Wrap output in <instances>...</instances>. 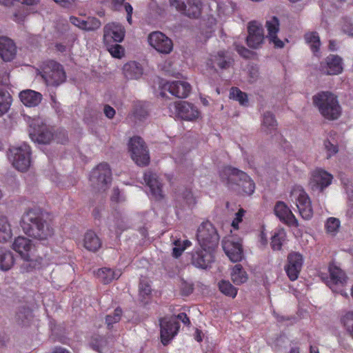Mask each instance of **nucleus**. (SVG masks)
Returning <instances> with one entry per match:
<instances>
[{
	"instance_id": "obj_1",
	"label": "nucleus",
	"mask_w": 353,
	"mask_h": 353,
	"mask_svg": "<svg viewBox=\"0 0 353 353\" xmlns=\"http://www.w3.org/2000/svg\"><path fill=\"white\" fill-rule=\"evenodd\" d=\"M21 226L26 234L39 240L48 239L54 234V229L50 223L43 219L40 213L32 210L23 214Z\"/></svg>"
},
{
	"instance_id": "obj_2",
	"label": "nucleus",
	"mask_w": 353,
	"mask_h": 353,
	"mask_svg": "<svg viewBox=\"0 0 353 353\" xmlns=\"http://www.w3.org/2000/svg\"><path fill=\"white\" fill-rule=\"evenodd\" d=\"M313 103L321 113L327 119L336 120L341 114V107L336 95L328 91H323L315 94Z\"/></svg>"
},
{
	"instance_id": "obj_3",
	"label": "nucleus",
	"mask_w": 353,
	"mask_h": 353,
	"mask_svg": "<svg viewBox=\"0 0 353 353\" xmlns=\"http://www.w3.org/2000/svg\"><path fill=\"white\" fill-rule=\"evenodd\" d=\"M220 176L232 188H235L234 185L241 188L243 192L247 195H251L254 192V183L243 171L232 167H225L221 170Z\"/></svg>"
},
{
	"instance_id": "obj_4",
	"label": "nucleus",
	"mask_w": 353,
	"mask_h": 353,
	"mask_svg": "<svg viewBox=\"0 0 353 353\" xmlns=\"http://www.w3.org/2000/svg\"><path fill=\"white\" fill-rule=\"evenodd\" d=\"M41 77L48 85L58 86L65 81L63 66L54 61H48L41 66Z\"/></svg>"
},
{
	"instance_id": "obj_5",
	"label": "nucleus",
	"mask_w": 353,
	"mask_h": 353,
	"mask_svg": "<svg viewBox=\"0 0 353 353\" xmlns=\"http://www.w3.org/2000/svg\"><path fill=\"white\" fill-rule=\"evenodd\" d=\"M9 158L18 170L26 171L30 165V148L26 143L10 149Z\"/></svg>"
},
{
	"instance_id": "obj_6",
	"label": "nucleus",
	"mask_w": 353,
	"mask_h": 353,
	"mask_svg": "<svg viewBox=\"0 0 353 353\" xmlns=\"http://www.w3.org/2000/svg\"><path fill=\"white\" fill-rule=\"evenodd\" d=\"M290 199L296 202L299 214L303 219L309 220L312 217L313 210L310 199L301 187L296 186L292 188Z\"/></svg>"
},
{
	"instance_id": "obj_7",
	"label": "nucleus",
	"mask_w": 353,
	"mask_h": 353,
	"mask_svg": "<svg viewBox=\"0 0 353 353\" xmlns=\"http://www.w3.org/2000/svg\"><path fill=\"white\" fill-rule=\"evenodd\" d=\"M128 149L132 160L140 166L147 165L150 162V155L143 140L139 137L131 138Z\"/></svg>"
},
{
	"instance_id": "obj_8",
	"label": "nucleus",
	"mask_w": 353,
	"mask_h": 353,
	"mask_svg": "<svg viewBox=\"0 0 353 353\" xmlns=\"http://www.w3.org/2000/svg\"><path fill=\"white\" fill-rule=\"evenodd\" d=\"M197 241L201 248H216L219 236L213 225L209 222L202 223L197 230Z\"/></svg>"
},
{
	"instance_id": "obj_9",
	"label": "nucleus",
	"mask_w": 353,
	"mask_h": 353,
	"mask_svg": "<svg viewBox=\"0 0 353 353\" xmlns=\"http://www.w3.org/2000/svg\"><path fill=\"white\" fill-rule=\"evenodd\" d=\"M170 112L183 120L194 121L200 117V112L196 106L187 101H176L169 105Z\"/></svg>"
},
{
	"instance_id": "obj_10",
	"label": "nucleus",
	"mask_w": 353,
	"mask_h": 353,
	"mask_svg": "<svg viewBox=\"0 0 353 353\" xmlns=\"http://www.w3.org/2000/svg\"><path fill=\"white\" fill-rule=\"evenodd\" d=\"M111 170L106 163H102L94 168L90 174L92 185L99 190H105L107 185L111 182Z\"/></svg>"
},
{
	"instance_id": "obj_11",
	"label": "nucleus",
	"mask_w": 353,
	"mask_h": 353,
	"mask_svg": "<svg viewBox=\"0 0 353 353\" xmlns=\"http://www.w3.org/2000/svg\"><path fill=\"white\" fill-rule=\"evenodd\" d=\"M149 45L161 54H170L173 50L172 41L159 31L151 32L148 37Z\"/></svg>"
},
{
	"instance_id": "obj_12",
	"label": "nucleus",
	"mask_w": 353,
	"mask_h": 353,
	"mask_svg": "<svg viewBox=\"0 0 353 353\" xmlns=\"http://www.w3.org/2000/svg\"><path fill=\"white\" fill-rule=\"evenodd\" d=\"M170 2L178 11L189 17L197 18L201 14L200 0H170Z\"/></svg>"
},
{
	"instance_id": "obj_13",
	"label": "nucleus",
	"mask_w": 353,
	"mask_h": 353,
	"mask_svg": "<svg viewBox=\"0 0 353 353\" xmlns=\"http://www.w3.org/2000/svg\"><path fill=\"white\" fill-rule=\"evenodd\" d=\"M247 45L253 49L261 48L264 41V32L262 24L256 21H252L248 24Z\"/></svg>"
},
{
	"instance_id": "obj_14",
	"label": "nucleus",
	"mask_w": 353,
	"mask_h": 353,
	"mask_svg": "<svg viewBox=\"0 0 353 353\" xmlns=\"http://www.w3.org/2000/svg\"><path fill=\"white\" fill-rule=\"evenodd\" d=\"M216 248H201L196 250L192 256V263L195 267L206 269L211 265L214 260Z\"/></svg>"
},
{
	"instance_id": "obj_15",
	"label": "nucleus",
	"mask_w": 353,
	"mask_h": 353,
	"mask_svg": "<svg viewBox=\"0 0 353 353\" xmlns=\"http://www.w3.org/2000/svg\"><path fill=\"white\" fill-rule=\"evenodd\" d=\"M332 179L331 174L317 168L312 172L309 185L312 190L322 192L332 183Z\"/></svg>"
},
{
	"instance_id": "obj_16",
	"label": "nucleus",
	"mask_w": 353,
	"mask_h": 353,
	"mask_svg": "<svg viewBox=\"0 0 353 353\" xmlns=\"http://www.w3.org/2000/svg\"><path fill=\"white\" fill-rule=\"evenodd\" d=\"M303 264V256L299 252H291L288 254L285 271L290 281H296Z\"/></svg>"
},
{
	"instance_id": "obj_17",
	"label": "nucleus",
	"mask_w": 353,
	"mask_h": 353,
	"mask_svg": "<svg viewBox=\"0 0 353 353\" xmlns=\"http://www.w3.org/2000/svg\"><path fill=\"white\" fill-rule=\"evenodd\" d=\"M124 27L119 23H110L103 28L104 43H120L125 37Z\"/></svg>"
},
{
	"instance_id": "obj_18",
	"label": "nucleus",
	"mask_w": 353,
	"mask_h": 353,
	"mask_svg": "<svg viewBox=\"0 0 353 353\" xmlns=\"http://www.w3.org/2000/svg\"><path fill=\"white\" fill-rule=\"evenodd\" d=\"M223 248L232 262H237L243 257V249L239 239H234L233 236L225 238L222 242Z\"/></svg>"
},
{
	"instance_id": "obj_19",
	"label": "nucleus",
	"mask_w": 353,
	"mask_h": 353,
	"mask_svg": "<svg viewBox=\"0 0 353 353\" xmlns=\"http://www.w3.org/2000/svg\"><path fill=\"white\" fill-rule=\"evenodd\" d=\"M342 59L338 55L330 54L319 65V70L326 75H337L343 72Z\"/></svg>"
},
{
	"instance_id": "obj_20",
	"label": "nucleus",
	"mask_w": 353,
	"mask_h": 353,
	"mask_svg": "<svg viewBox=\"0 0 353 353\" xmlns=\"http://www.w3.org/2000/svg\"><path fill=\"white\" fill-rule=\"evenodd\" d=\"M160 325L161 342L165 345L177 334L179 324L175 318H163Z\"/></svg>"
},
{
	"instance_id": "obj_21",
	"label": "nucleus",
	"mask_w": 353,
	"mask_h": 353,
	"mask_svg": "<svg viewBox=\"0 0 353 353\" xmlns=\"http://www.w3.org/2000/svg\"><path fill=\"white\" fill-rule=\"evenodd\" d=\"M144 181L150 188V192L154 199L159 201L163 198V183L159 176L151 171L144 174Z\"/></svg>"
},
{
	"instance_id": "obj_22",
	"label": "nucleus",
	"mask_w": 353,
	"mask_h": 353,
	"mask_svg": "<svg viewBox=\"0 0 353 353\" xmlns=\"http://www.w3.org/2000/svg\"><path fill=\"white\" fill-rule=\"evenodd\" d=\"M275 215L285 224L298 227L299 223L289 207L283 201H277L274 208Z\"/></svg>"
},
{
	"instance_id": "obj_23",
	"label": "nucleus",
	"mask_w": 353,
	"mask_h": 353,
	"mask_svg": "<svg viewBox=\"0 0 353 353\" xmlns=\"http://www.w3.org/2000/svg\"><path fill=\"white\" fill-rule=\"evenodd\" d=\"M330 278L321 276V279L333 290L335 291V285H343L346 283L347 277L339 267L331 264L329 266Z\"/></svg>"
},
{
	"instance_id": "obj_24",
	"label": "nucleus",
	"mask_w": 353,
	"mask_h": 353,
	"mask_svg": "<svg viewBox=\"0 0 353 353\" xmlns=\"http://www.w3.org/2000/svg\"><path fill=\"white\" fill-rule=\"evenodd\" d=\"M163 89L178 98H186L190 92L191 86L186 81H174L164 84Z\"/></svg>"
},
{
	"instance_id": "obj_25",
	"label": "nucleus",
	"mask_w": 353,
	"mask_h": 353,
	"mask_svg": "<svg viewBox=\"0 0 353 353\" xmlns=\"http://www.w3.org/2000/svg\"><path fill=\"white\" fill-rule=\"evenodd\" d=\"M265 27L268 30L267 37L270 42L272 43L275 48H283L284 42L277 37V33L279 30V21L278 18L272 17L267 20Z\"/></svg>"
},
{
	"instance_id": "obj_26",
	"label": "nucleus",
	"mask_w": 353,
	"mask_h": 353,
	"mask_svg": "<svg viewBox=\"0 0 353 353\" xmlns=\"http://www.w3.org/2000/svg\"><path fill=\"white\" fill-rule=\"evenodd\" d=\"M12 248L22 259H29V254H31L34 245L29 239L19 236L14 239Z\"/></svg>"
},
{
	"instance_id": "obj_27",
	"label": "nucleus",
	"mask_w": 353,
	"mask_h": 353,
	"mask_svg": "<svg viewBox=\"0 0 353 353\" xmlns=\"http://www.w3.org/2000/svg\"><path fill=\"white\" fill-rule=\"evenodd\" d=\"M17 48L12 40L0 37V57L4 61H10L16 56Z\"/></svg>"
},
{
	"instance_id": "obj_28",
	"label": "nucleus",
	"mask_w": 353,
	"mask_h": 353,
	"mask_svg": "<svg viewBox=\"0 0 353 353\" xmlns=\"http://www.w3.org/2000/svg\"><path fill=\"white\" fill-rule=\"evenodd\" d=\"M21 101L27 107H36L42 100V94L32 90H25L19 93Z\"/></svg>"
},
{
	"instance_id": "obj_29",
	"label": "nucleus",
	"mask_w": 353,
	"mask_h": 353,
	"mask_svg": "<svg viewBox=\"0 0 353 353\" xmlns=\"http://www.w3.org/2000/svg\"><path fill=\"white\" fill-rule=\"evenodd\" d=\"M30 137L31 139L39 143L46 144L50 143L52 139V133L46 126L42 125L38 129L33 128L30 130Z\"/></svg>"
},
{
	"instance_id": "obj_30",
	"label": "nucleus",
	"mask_w": 353,
	"mask_h": 353,
	"mask_svg": "<svg viewBox=\"0 0 353 353\" xmlns=\"http://www.w3.org/2000/svg\"><path fill=\"white\" fill-rule=\"evenodd\" d=\"M231 58L225 51H219L216 54L211 55L208 62V65L212 68H214V63L221 69H226L231 64Z\"/></svg>"
},
{
	"instance_id": "obj_31",
	"label": "nucleus",
	"mask_w": 353,
	"mask_h": 353,
	"mask_svg": "<svg viewBox=\"0 0 353 353\" xmlns=\"http://www.w3.org/2000/svg\"><path fill=\"white\" fill-rule=\"evenodd\" d=\"M124 76L128 79H138L143 74V68L136 61H130L123 65Z\"/></svg>"
},
{
	"instance_id": "obj_32",
	"label": "nucleus",
	"mask_w": 353,
	"mask_h": 353,
	"mask_svg": "<svg viewBox=\"0 0 353 353\" xmlns=\"http://www.w3.org/2000/svg\"><path fill=\"white\" fill-rule=\"evenodd\" d=\"M84 248L91 252H97L101 247V241L93 231H88L83 238Z\"/></svg>"
},
{
	"instance_id": "obj_33",
	"label": "nucleus",
	"mask_w": 353,
	"mask_h": 353,
	"mask_svg": "<svg viewBox=\"0 0 353 353\" xmlns=\"http://www.w3.org/2000/svg\"><path fill=\"white\" fill-rule=\"evenodd\" d=\"M121 275V270H112L107 268L99 269L97 272V277L104 284H108L113 280L119 279Z\"/></svg>"
},
{
	"instance_id": "obj_34",
	"label": "nucleus",
	"mask_w": 353,
	"mask_h": 353,
	"mask_svg": "<svg viewBox=\"0 0 353 353\" xmlns=\"http://www.w3.org/2000/svg\"><path fill=\"white\" fill-rule=\"evenodd\" d=\"M14 263L12 252L4 248H0V270L8 271Z\"/></svg>"
},
{
	"instance_id": "obj_35",
	"label": "nucleus",
	"mask_w": 353,
	"mask_h": 353,
	"mask_svg": "<svg viewBox=\"0 0 353 353\" xmlns=\"http://www.w3.org/2000/svg\"><path fill=\"white\" fill-rule=\"evenodd\" d=\"M231 279L235 285H241L248 279V275L241 264H236L231 270Z\"/></svg>"
},
{
	"instance_id": "obj_36",
	"label": "nucleus",
	"mask_w": 353,
	"mask_h": 353,
	"mask_svg": "<svg viewBox=\"0 0 353 353\" xmlns=\"http://www.w3.org/2000/svg\"><path fill=\"white\" fill-rule=\"evenodd\" d=\"M277 122L274 115L268 112L263 114L262 120V130L266 134H272L276 130Z\"/></svg>"
},
{
	"instance_id": "obj_37",
	"label": "nucleus",
	"mask_w": 353,
	"mask_h": 353,
	"mask_svg": "<svg viewBox=\"0 0 353 353\" xmlns=\"http://www.w3.org/2000/svg\"><path fill=\"white\" fill-rule=\"evenodd\" d=\"M12 236L11 226L6 216H0V242L9 241Z\"/></svg>"
},
{
	"instance_id": "obj_38",
	"label": "nucleus",
	"mask_w": 353,
	"mask_h": 353,
	"mask_svg": "<svg viewBox=\"0 0 353 353\" xmlns=\"http://www.w3.org/2000/svg\"><path fill=\"white\" fill-rule=\"evenodd\" d=\"M90 344L93 350L101 353L109 348L108 339L101 336H93Z\"/></svg>"
},
{
	"instance_id": "obj_39",
	"label": "nucleus",
	"mask_w": 353,
	"mask_h": 353,
	"mask_svg": "<svg viewBox=\"0 0 353 353\" xmlns=\"http://www.w3.org/2000/svg\"><path fill=\"white\" fill-rule=\"evenodd\" d=\"M12 104V97L7 91L0 89V117L9 110Z\"/></svg>"
},
{
	"instance_id": "obj_40",
	"label": "nucleus",
	"mask_w": 353,
	"mask_h": 353,
	"mask_svg": "<svg viewBox=\"0 0 353 353\" xmlns=\"http://www.w3.org/2000/svg\"><path fill=\"white\" fill-rule=\"evenodd\" d=\"M305 39L314 53L319 52L321 41L318 33L315 32H307L305 34Z\"/></svg>"
},
{
	"instance_id": "obj_41",
	"label": "nucleus",
	"mask_w": 353,
	"mask_h": 353,
	"mask_svg": "<svg viewBox=\"0 0 353 353\" xmlns=\"http://www.w3.org/2000/svg\"><path fill=\"white\" fill-rule=\"evenodd\" d=\"M219 290L225 296L234 298L236 297L238 289L234 287L228 281L222 280L219 283Z\"/></svg>"
},
{
	"instance_id": "obj_42",
	"label": "nucleus",
	"mask_w": 353,
	"mask_h": 353,
	"mask_svg": "<svg viewBox=\"0 0 353 353\" xmlns=\"http://www.w3.org/2000/svg\"><path fill=\"white\" fill-rule=\"evenodd\" d=\"M341 227V222L339 219L335 217H330L327 219L325 228L326 233L331 235L335 236Z\"/></svg>"
},
{
	"instance_id": "obj_43",
	"label": "nucleus",
	"mask_w": 353,
	"mask_h": 353,
	"mask_svg": "<svg viewBox=\"0 0 353 353\" xmlns=\"http://www.w3.org/2000/svg\"><path fill=\"white\" fill-rule=\"evenodd\" d=\"M285 232L282 228L278 229L274 232L271 242L273 250H279L281 248L282 243L285 240Z\"/></svg>"
},
{
	"instance_id": "obj_44",
	"label": "nucleus",
	"mask_w": 353,
	"mask_h": 353,
	"mask_svg": "<svg viewBox=\"0 0 353 353\" xmlns=\"http://www.w3.org/2000/svg\"><path fill=\"white\" fill-rule=\"evenodd\" d=\"M341 322L347 332L353 337V311L345 312L342 314Z\"/></svg>"
},
{
	"instance_id": "obj_45",
	"label": "nucleus",
	"mask_w": 353,
	"mask_h": 353,
	"mask_svg": "<svg viewBox=\"0 0 353 353\" xmlns=\"http://www.w3.org/2000/svg\"><path fill=\"white\" fill-rule=\"evenodd\" d=\"M230 97L239 101L241 105L246 106L248 104V98L245 92L241 91L237 88H232L230 92Z\"/></svg>"
},
{
	"instance_id": "obj_46",
	"label": "nucleus",
	"mask_w": 353,
	"mask_h": 353,
	"mask_svg": "<svg viewBox=\"0 0 353 353\" xmlns=\"http://www.w3.org/2000/svg\"><path fill=\"white\" fill-rule=\"evenodd\" d=\"M174 245L172 254L175 258H178L187 248L191 245V242L189 240H176L174 242Z\"/></svg>"
},
{
	"instance_id": "obj_47",
	"label": "nucleus",
	"mask_w": 353,
	"mask_h": 353,
	"mask_svg": "<svg viewBox=\"0 0 353 353\" xmlns=\"http://www.w3.org/2000/svg\"><path fill=\"white\" fill-rule=\"evenodd\" d=\"M106 46L107 50L110 53V54L117 59H121L124 56L125 50L124 48L118 43L113 44L111 43H105Z\"/></svg>"
},
{
	"instance_id": "obj_48",
	"label": "nucleus",
	"mask_w": 353,
	"mask_h": 353,
	"mask_svg": "<svg viewBox=\"0 0 353 353\" xmlns=\"http://www.w3.org/2000/svg\"><path fill=\"white\" fill-rule=\"evenodd\" d=\"M122 311L119 307L114 310L112 314H108L105 318V323L108 329H111L114 323H118L121 317Z\"/></svg>"
},
{
	"instance_id": "obj_49",
	"label": "nucleus",
	"mask_w": 353,
	"mask_h": 353,
	"mask_svg": "<svg viewBox=\"0 0 353 353\" xmlns=\"http://www.w3.org/2000/svg\"><path fill=\"white\" fill-rule=\"evenodd\" d=\"M83 30L92 31L99 29L101 26V21L94 17H90L87 20H84Z\"/></svg>"
},
{
	"instance_id": "obj_50",
	"label": "nucleus",
	"mask_w": 353,
	"mask_h": 353,
	"mask_svg": "<svg viewBox=\"0 0 353 353\" xmlns=\"http://www.w3.org/2000/svg\"><path fill=\"white\" fill-rule=\"evenodd\" d=\"M24 262L21 266L23 272H30L33 270L37 265V262L32 259L31 254H29V259H23Z\"/></svg>"
},
{
	"instance_id": "obj_51",
	"label": "nucleus",
	"mask_w": 353,
	"mask_h": 353,
	"mask_svg": "<svg viewBox=\"0 0 353 353\" xmlns=\"http://www.w3.org/2000/svg\"><path fill=\"white\" fill-rule=\"evenodd\" d=\"M327 152V157L330 158L338 152V147L328 140H325L323 143Z\"/></svg>"
},
{
	"instance_id": "obj_52",
	"label": "nucleus",
	"mask_w": 353,
	"mask_h": 353,
	"mask_svg": "<svg viewBox=\"0 0 353 353\" xmlns=\"http://www.w3.org/2000/svg\"><path fill=\"white\" fill-rule=\"evenodd\" d=\"M31 316V311L28 308H22L17 313V319L18 321L25 323V320L29 319Z\"/></svg>"
},
{
	"instance_id": "obj_53",
	"label": "nucleus",
	"mask_w": 353,
	"mask_h": 353,
	"mask_svg": "<svg viewBox=\"0 0 353 353\" xmlns=\"http://www.w3.org/2000/svg\"><path fill=\"white\" fill-rule=\"evenodd\" d=\"M134 114L137 118L141 120L148 115V111L142 104H138L134 108Z\"/></svg>"
},
{
	"instance_id": "obj_54",
	"label": "nucleus",
	"mask_w": 353,
	"mask_h": 353,
	"mask_svg": "<svg viewBox=\"0 0 353 353\" xmlns=\"http://www.w3.org/2000/svg\"><path fill=\"white\" fill-rule=\"evenodd\" d=\"M151 292V287L146 283L141 282L139 285V294L140 296L145 297Z\"/></svg>"
},
{
	"instance_id": "obj_55",
	"label": "nucleus",
	"mask_w": 353,
	"mask_h": 353,
	"mask_svg": "<svg viewBox=\"0 0 353 353\" xmlns=\"http://www.w3.org/2000/svg\"><path fill=\"white\" fill-rule=\"evenodd\" d=\"M342 183L344 185L346 192L350 198L353 195V182L351 181L349 179H343Z\"/></svg>"
},
{
	"instance_id": "obj_56",
	"label": "nucleus",
	"mask_w": 353,
	"mask_h": 353,
	"mask_svg": "<svg viewBox=\"0 0 353 353\" xmlns=\"http://www.w3.org/2000/svg\"><path fill=\"white\" fill-rule=\"evenodd\" d=\"M235 48L238 53L244 58H249L252 55V52L243 46L236 45Z\"/></svg>"
},
{
	"instance_id": "obj_57",
	"label": "nucleus",
	"mask_w": 353,
	"mask_h": 353,
	"mask_svg": "<svg viewBox=\"0 0 353 353\" xmlns=\"http://www.w3.org/2000/svg\"><path fill=\"white\" fill-rule=\"evenodd\" d=\"M245 214V211L243 209H240L238 212L236 214V217L233 220L232 223V226L234 229H238V225L242 221V217Z\"/></svg>"
},
{
	"instance_id": "obj_58",
	"label": "nucleus",
	"mask_w": 353,
	"mask_h": 353,
	"mask_svg": "<svg viewBox=\"0 0 353 353\" xmlns=\"http://www.w3.org/2000/svg\"><path fill=\"white\" fill-rule=\"evenodd\" d=\"M61 6L66 8H72L75 5V0H53Z\"/></svg>"
},
{
	"instance_id": "obj_59",
	"label": "nucleus",
	"mask_w": 353,
	"mask_h": 353,
	"mask_svg": "<svg viewBox=\"0 0 353 353\" xmlns=\"http://www.w3.org/2000/svg\"><path fill=\"white\" fill-rule=\"evenodd\" d=\"M103 112L108 119H112L115 115V110L109 105H105L103 108Z\"/></svg>"
},
{
	"instance_id": "obj_60",
	"label": "nucleus",
	"mask_w": 353,
	"mask_h": 353,
	"mask_svg": "<svg viewBox=\"0 0 353 353\" xmlns=\"http://www.w3.org/2000/svg\"><path fill=\"white\" fill-rule=\"evenodd\" d=\"M70 21L75 26L83 30V25L81 23H83L84 20H81L76 17L72 16L70 17Z\"/></svg>"
},
{
	"instance_id": "obj_61",
	"label": "nucleus",
	"mask_w": 353,
	"mask_h": 353,
	"mask_svg": "<svg viewBox=\"0 0 353 353\" xmlns=\"http://www.w3.org/2000/svg\"><path fill=\"white\" fill-rule=\"evenodd\" d=\"M171 318H175L176 319L181 320L185 325L190 324L189 318L187 316L185 313H180L176 316H172Z\"/></svg>"
},
{
	"instance_id": "obj_62",
	"label": "nucleus",
	"mask_w": 353,
	"mask_h": 353,
	"mask_svg": "<svg viewBox=\"0 0 353 353\" xmlns=\"http://www.w3.org/2000/svg\"><path fill=\"white\" fill-rule=\"evenodd\" d=\"M249 75H250V81L251 82H254L255 81L258 77H259V71L256 68H252L249 72Z\"/></svg>"
},
{
	"instance_id": "obj_63",
	"label": "nucleus",
	"mask_w": 353,
	"mask_h": 353,
	"mask_svg": "<svg viewBox=\"0 0 353 353\" xmlns=\"http://www.w3.org/2000/svg\"><path fill=\"white\" fill-rule=\"evenodd\" d=\"M120 222H121V221L119 219H117L115 224L112 225L111 223V221L109 220L108 225H109V227L110 228V229H114L115 230H117V229L122 230V228L120 225Z\"/></svg>"
},
{
	"instance_id": "obj_64",
	"label": "nucleus",
	"mask_w": 353,
	"mask_h": 353,
	"mask_svg": "<svg viewBox=\"0 0 353 353\" xmlns=\"http://www.w3.org/2000/svg\"><path fill=\"white\" fill-rule=\"evenodd\" d=\"M53 353H70L68 350L62 347H56L54 349Z\"/></svg>"
}]
</instances>
